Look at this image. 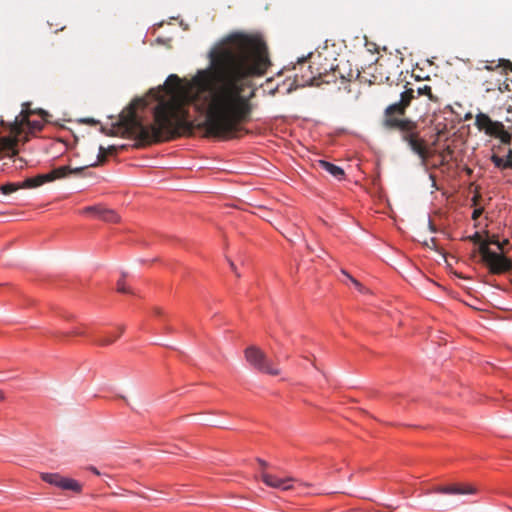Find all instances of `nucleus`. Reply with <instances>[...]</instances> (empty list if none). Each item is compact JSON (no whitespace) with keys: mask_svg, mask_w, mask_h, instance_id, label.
I'll return each mask as SVG.
<instances>
[{"mask_svg":"<svg viewBox=\"0 0 512 512\" xmlns=\"http://www.w3.org/2000/svg\"><path fill=\"white\" fill-rule=\"evenodd\" d=\"M209 66L189 81L176 74L167 77L153 110L154 124L144 125L131 104L119 115L108 135L121 132L138 140L135 147L170 141L192 131L187 106L194 104L205 114L207 132L216 137H235L252 111L246 95L252 79L261 77L271 65L268 48L257 35L233 33L209 52Z\"/></svg>","mask_w":512,"mask_h":512,"instance_id":"nucleus-1","label":"nucleus"},{"mask_svg":"<svg viewBox=\"0 0 512 512\" xmlns=\"http://www.w3.org/2000/svg\"><path fill=\"white\" fill-rule=\"evenodd\" d=\"M414 97L412 89L403 91L398 102L392 103L385 108L381 126L387 131L398 132L402 141L419 157L421 164L426 166L430 157L427 142L420 135L418 123L405 117L406 110Z\"/></svg>","mask_w":512,"mask_h":512,"instance_id":"nucleus-2","label":"nucleus"},{"mask_svg":"<svg viewBox=\"0 0 512 512\" xmlns=\"http://www.w3.org/2000/svg\"><path fill=\"white\" fill-rule=\"evenodd\" d=\"M27 106L28 104L23 105V109L20 115L17 116L14 122L11 124V133L14 134L15 138H0V154L4 153L7 156L16 155V146L18 142V139L16 138H18L26 128H28L31 132L41 130L43 128V122L49 121V113L42 109L37 111V114H39L41 117V121H31L29 117L34 112Z\"/></svg>","mask_w":512,"mask_h":512,"instance_id":"nucleus-3","label":"nucleus"},{"mask_svg":"<svg viewBox=\"0 0 512 512\" xmlns=\"http://www.w3.org/2000/svg\"><path fill=\"white\" fill-rule=\"evenodd\" d=\"M246 361L250 366L261 373L277 376L280 369L274 366L267 355L256 346H249L244 351Z\"/></svg>","mask_w":512,"mask_h":512,"instance_id":"nucleus-4","label":"nucleus"},{"mask_svg":"<svg viewBox=\"0 0 512 512\" xmlns=\"http://www.w3.org/2000/svg\"><path fill=\"white\" fill-rule=\"evenodd\" d=\"M316 70L318 78L324 83L336 82L337 78L350 82L360 76V71L358 69H353L348 60H341L335 67L331 66L330 73H328L327 69L323 72L319 71L318 68Z\"/></svg>","mask_w":512,"mask_h":512,"instance_id":"nucleus-5","label":"nucleus"},{"mask_svg":"<svg viewBox=\"0 0 512 512\" xmlns=\"http://www.w3.org/2000/svg\"><path fill=\"white\" fill-rule=\"evenodd\" d=\"M482 261L489 267L493 274H503L512 269V261L503 254L496 253L488 247V243H482L479 247Z\"/></svg>","mask_w":512,"mask_h":512,"instance_id":"nucleus-6","label":"nucleus"},{"mask_svg":"<svg viewBox=\"0 0 512 512\" xmlns=\"http://www.w3.org/2000/svg\"><path fill=\"white\" fill-rule=\"evenodd\" d=\"M475 126L488 136L501 140L504 144L511 142V134L505 129L502 122L493 121L487 114L479 113L475 118Z\"/></svg>","mask_w":512,"mask_h":512,"instance_id":"nucleus-7","label":"nucleus"},{"mask_svg":"<svg viewBox=\"0 0 512 512\" xmlns=\"http://www.w3.org/2000/svg\"><path fill=\"white\" fill-rule=\"evenodd\" d=\"M84 167L71 168L70 166H61L53 169L49 173L39 174L31 178L30 182H27L28 186H41L47 182H52L56 179H62L71 175L78 176L82 173Z\"/></svg>","mask_w":512,"mask_h":512,"instance_id":"nucleus-8","label":"nucleus"},{"mask_svg":"<svg viewBox=\"0 0 512 512\" xmlns=\"http://www.w3.org/2000/svg\"><path fill=\"white\" fill-rule=\"evenodd\" d=\"M477 489L471 484H449V485H438L433 487L431 490L426 491V494L429 493H438V494H450V495H468L475 494Z\"/></svg>","mask_w":512,"mask_h":512,"instance_id":"nucleus-9","label":"nucleus"},{"mask_svg":"<svg viewBox=\"0 0 512 512\" xmlns=\"http://www.w3.org/2000/svg\"><path fill=\"white\" fill-rule=\"evenodd\" d=\"M82 213L92 214L95 217L108 223H118L120 221V216L114 210L102 205L85 207L82 210Z\"/></svg>","mask_w":512,"mask_h":512,"instance_id":"nucleus-10","label":"nucleus"},{"mask_svg":"<svg viewBox=\"0 0 512 512\" xmlns=\"http://www.w3.org/2000/svg\"><path fill=\"white\" fill-rule=\"evenodd\" d=\"M261 479L267 486L283 491L291 489V483L296 481L293 477L281 478L265 471L261 473Z\"/></svg>","mask_w":512,"mask_h":512,"instance_id":"nucleus-11","label":"nucleus"},{"mask_svg":"<svg viewBox=\"0 0 512 512\" xmlns=\"http://www.w3.org/2000/svg\"><path fill=\"white\" fill-rule=\"evenodd\" d=\"M317 165L319 168L327 171L329 174H331L333 177H335L338 180H341L344 178V175H345L344 170L341 167H339L333 163H330L325 160H318Z\"/></svg>","mask_w":512,"mask_h":512,"instance_id":"nucleus-12","label":"nucleus"},{"mask_svg":"<svg viewBox=\"0 0 512 512\" xmlns=\"http://www.w3.org/2000/svg\"><path fill=\"white\" fill-rule=\"evenodd\" d=\"M31 178L25 179L23 182H17V183H6L0 186V191L5 194L9 195L11 193H14L20 189H28V188H36L37 186H28L26 184L27 182H30Z\"/></svg>","mask_w":512,"mask_h":512,"instance_id":"nucleus-13","label":"nucleus"},{"mask_svg":"<svg viewBox=\"0 0 512 512\" xmlns=\"http://www.w3.org/2000/svg\"><path fill=\"white\" fill-rule=\"evenodd\" d=\"M411 89L414 91L415 96L412 99V101L416 99L418 96H426L430 102L436 104L440 103V98L432 92V88L429 85H423L421 87H418L417 90H414L413 88Z\"/></svg>","mask_w":512,"mask_h":512,"instance_id":"nucleus-14","label":"nucleus"},{"mask_svg":"<svg viewBox=\"0 0 512 512\" xmlns=\"http://www.w3.org/2000/svg\"><path fill=\"white\" fill-rule=\"evenodd\" d=\"M124 332V326H119L113 333L98 337L94 340L95 344L100 346H107L112 344Z\"/></svg>","mask_w":512,"mask_h":512,"instance_id":"nucleus-15","label":"nucleus"},{"mask_svg":"<svg viewBox=\"0 0 512 512\" xmlns=\"http://www.w3.org/2000/svg\"><path fill=\"white\" fill-rule=\"evenodd\" d=\"M57 487L63 490H70L75 493H80L82 490V485L78 481L63 476L60 477L59 485Z\"/></svg>","mask_w":512,"mask_h":512,"instance_id":"nucleus-16","label":"nucleus"},{"mask_svg":"<svg viewBox=\"0 0 512 512\" xmlns=\"http://www.w3.org/2000/svg\"><path fill=\"white\" fill-rule=\"evenodd\" d=\"M490 160L499 169H512V160H504L503 158L496 154H493Z\"/></svg>","mask_w":512,"mask_h":512,"instance_id":"nucleus-17","label":"nucleus"},{"mask_svg":"<svg viewBox=\"0 0 512 512\" xmlns=\"http://www.w3.org/2000/svg\"><path fill=\"white\" fill-rule=\"evenodd\" d=\"M40 477L44 482L57 487L61 475L58 473H41Z\"/></svg>","mask_w":512,"mask_h":512,"instance_id":"nucleus-18","label":"nucleus"},{"mask_svg":"<svg viewBox=\"0 0 512 512\" xmlns=\"http://www.w3.org/2000/svg\"><path fill=\"white\" fill-rule=\"evenodd\" d=\"M116 153H117V147L114 145H111L108 148L100 146L99 155H98L99 162L105 161L107 155H114Z\"/></svg>","mask_w":512,"mask_h":512,"instance_id":"nucleus-19","label":"nucleus"},{"mask_svg":"<svg viewBox=\"0 0 512 512\" xmlns=\"http://www.w3.org/2000/svg\"><path fill=\"white\" fill-rule=\"evenodd\" d=\"M467 239L475 244H479V247L481 246L482 243H485V241L482 240V237L478 232L469 236Z\"/></svg>","mask_w":512,"mask_h":512,"instance_id":"nucleus-20","label":"nucleus"},{"mask_svg":"<svg viewBox=\"0 0 512 512\" xmlns=\"http://www.w3.org/2000/svg\"><path fill=\"white\" fill-rule=\"evenodd\" d=\"M117 291L120 293H132V291L125 285V282L123 280L118 281Z\"/></svg>","mask_w":512,"mask_h":512,"instance_id":"nucleus-21","label":"nucleus"},{"mask_svg":"<svg viewBox=\"0 0 512 512\" xmlns=\"http://www.w3.org/2000/svg\"><path fill=\"white\" fill-rule=\"evenodd\" d=\"M485 242L488 243V246L490 244H493V245H496L500 250H502V245L500 243V241L498 240L497 236L496 235H493L491 236L488 240H486Z\"/></svg>","mask_w":512,"mask_h":512,"instance_id":"nucleus-22","label":"nucleus"},{"mask_svg":"<svg viewBox=\"0 0 512 512\" xmlns=\"http://www.w3.org/2000/svg\"><path fill=\"white\" fill-rule=\"evenodd\" d=\"M69 334L74 336H85L86 332L82 328H75Z\"/></svg>","mask_w":512,"mask_h":512,"instance_id":"nucleus-23","label":"nucleus"},{"mask_svg":"<svg viewBox=\"0 0 512 512\" xmlns=\"http://www.w3.org/2000/svg\"><path fill=\"white\" fill-rule=\"evenodd\" d=\"M353 285L355 286V288L359 292H365L366 291L365 287L358 280H353Z\"/></svg>","mask_w":512,"mask_h":512,"instance_id":"nucleus-24","label":"nucleus"},{"mask_svg":"<svg viewBox=\"0 0 512 512\" xmlns=\"http://www.w3.org/2000/svg\"><path fill=\"white\" fill-rule=\"evenodd\" d=\"M452 154H453V150H452L449 146H447V147L443 150V152L441 153V156L444 158L446 155H447V156H451Z\"/></svg>","mask_w":512,"mask_h":512,"instance_id":"nucleus-25","label":"nucleus"},{"mask_svg":"<svg viewBox=\"0 0 512 512\" xmlns=\"http://www.w3.org/2000/svg\"><path fill=\"white\" fill-rule=\"evenodd\" d=\"M481 213H482V210H481V209H475V210L473 211L472 218H473V219L478 218V217L480 216V214H481Z\"/></svg>","mask_w":512,"mask_h":512,"instance_id":"nucleus-26","label":"nucleus"},{"mask_svg":"<svg viewBox=\"0 0 512 512\" xmlns=\"http://www.w3.org/2000/svg\"><path fill=\"white\" fill-rule=\"evenodd\" d=\"M229 264H230L232 271L236 274V276L240 277V274L237 272L235 264L231 260L229 261Z\"/></svg>","mask_w":512,"mask_h":512,"instance_id":"nucleus-27","label":"nucleus"},{"mask_svg":"<svg viewBox=\"0 0 512 512\" xmlns=\"http://www.w3.org/2000/svg\"><path fill=\"white\" fill-rule=\"evenodd\" d=\"M342 273L348 278V280L353 284V280H356L354 277H352L348 272L345 270H342Z\"/></svg>","mask_w":512,"mask_h":512,"instance_id":"nucleus-28","label":"nucleus"},{"mask_svg":"<svg viewBox=\"0 0 512 512\" xmlns=\"http://www.w3.org/2000/svg\"><path fill=\"white\" fill-rule=\"evenodd\" d=\"M342 273L348 278V280L353 284V280H356L354 277H352L348 272L345 270H342Z\"/></svg>","mask_w":512,"mask_h":512,"instance_id":"nucleus-29","label":"nucleus"},{"mask_svg":"<svg viewBox=\"0 0 512 512\" xmlns=\"http://www.w3.org/2000/svg\"><path fill=\"white\" fill-rule=\"evenodd\" d=\"M257 462H258V463H259V465H260L261 467H263V468H266V467L268 466V463H267L265 460H263V459L258 458V459H257Z\"/></svg>","mask_w":512,"mask_h":512,"instance_id":"nucleus-30","label":"nucleus"},{"mask_svg":"<svg viewBox=\"0 0 512 512\" xmlns=\"http://www.w3.org/2000/svg\"><path fill=\"white\" fill-rule=\"evenodd\" d=\"M508 113H509V114H511V116H507V117L505 118V121H506V122H512V111L508 110Z\"/></svg>","mask_w":512,"mask_h":512,"instance_id":"nucleus-31","label":"nucleus"},{"mask_svg":"<svg viewBox=\"0 0 512 512\" xmlns=\"http://www.w3.org/2000/svg\"><path fill=\"white\" fill-rule=\"evenodd\" d=\"M506 160H512V149H509Z\"/></svg>","mask_w":512,"mask_h":512,"instance_id":"nucleus-32","label":"nucleus"},{"mask_svg":"<svg viewBox=\"0 0 512 512\" xmlns=\"http://www.w3.org/2000/svg\"><path fill=\"white\" fill-rule=\"evenodd\" d=\"M90 470L95 473L96 475H99V471L95 467H90Z\"/></svg>","mask_w":512,"mask_h":512,"instance_id":"nucleus-33","label":"nucleus"},{"mask_svg":"<svg viewBox=\"0 0 512 512\" xmlns=\"http://www.w3.org/2000/svg\"><path fill=\"white\" fill-rule=\"evenodd\" d=\"M5 399L4 393L2 390H0V402Z\"/></svg>","mask_w":512,"mask_h":512,"instance_id":"nucleus-34","label":"nucleus"},{"mask_svg":"<svg viewBox=\"0 0 512 512\" xmlns=\"http://www.w3.org/2000/svg\"><path fill=\"white\" fill-rule=\"evenodd\" d=\"M500 243H501V245H502V250H503V249H504V245H505V244H508V240H505V241L500 242Z\"/></svg>","mask_w":512,"mask_h":512,"instance_id":"nucleus-35","label":"nucleus"},{"mask_svg":"<svg viewBox=\"0 0 512 512\" xmlns=\"http://www.w3.org/2000/svg\"><path fill=\"white\" fill-rule=\"evenodd\" d=\"M313 64H314V62H312V64H310V65L308 66V68H309V69H313ZM311 73H312V74L314 73V72H313V70H311Z\"/></svg>","mask_w":512,"mask_h":512,"instance_id":"nucleus-36","label":"nucleus"},{"mask_svg":"<svg viewBox=\"0 0 512 512\" xmlns=\"http://www.w3.org/2000/svg\"><path fill=\"white\" fill-rule=\"evenodd\" d=\"M314 79H315V76H312V78H311V79H309V80H305V81H304V83H308L309 81L314 80Z\"/></svg>","mask_w":512,"mask_h":512,"instance_id":"nucleus-37","label":"nucleus"},{"mask_svg":"<svg viewBox=\"0 0 512 512\" xmlns=\"http://www.w3.org/2000/svg\"><path fill=\"white\" fill-rule=\"evenodd\" d=\"M429 227H430V229H431L432 231H434V230H435L431 222H429Z\"/></svg>","mask_w":512,"mask_h":512,"instance_id":"nucleus-38","label":"nucleus"},{"mask_svg":"<svg viewBox=\"0 0 512 512\" xmlns=\"http://www.w3.org/2000/svg\"><path fill=\"white\" fill-rule=\"evenodd\" d=\"M155 312H156L157 314H160V313H161L160 309H158V308H157V309H155Z\"/></svg>","mask_w":512,"mask_h":512,"instance_id":"nucleus-39","label":"nucleus"},{"mask_svg":"<svg viewBox=\"0 0 512 512\" xmlns=\"http://www.w3.org/2000/svg\"><path fill=\"white\" fill-rule=\"evenodd\" d=\"M467 173H468V174H471V173H472V170H471V169H467Z\"/></svg>","mask_w":512,"mask_h":512,"instance_id":"nucleus-40","label":"nucleus"}]
</instances>
